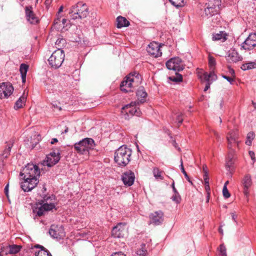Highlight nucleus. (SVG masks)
Instances as JSON below:
<instances>
[{"mask_svg":"<svg viewBox=\"0 0 256 256\" xmlns=\"http://www.w3.org/2000/svg\"><path fill=\"white\" fill-rule=\"evenodd\" d=\"M205 189L208 194V197L210 196V186L209 185L205 186Z\"/></svg>","mask_w":256,"mask_h":256,"instance_id":"57","label":"nucleus"},{"mask_svg":"<svg viewBox=\"0 0 256 256\" xmlns=\"http://www.w3.org/2000/svg\"><path fill=\"white\" fill-rule=\"evenodd\" d=\"M203 172H204V174H206V172L208 174V171L207 168L206 166H204L203 167Z\"/></svg>","mask_w":256,"mask_h":256,"instance_id":"61","label":"nucleus"},{"mask_svg":"<svg viewBox=\"0 0 256 256\" xmlns=\"http://www.w3.org/2000/svg\"><path fill=\"white\" fill-rule=\"evenodd\" d=\"M136 96L138 100L142 103L144 102V98L147 96V94L143 88H140L137 91Z\"/></svg>","mask_w":256,"mask_h":256,"instance_id":"29","label":"nucleus"},{"mask_svg":"<svg viewBox=\"0 0 256 256\" xmlns=\"http://www.w3.org/2000/svg\"><path fill=\"white\" fill-rule=\"evenodd\" d=\"M60 160V153L52 152L46 155V158L43 161L42 164L48 167H52L56 164Z\"/></svg>","mask_w":256,"mask_h":256,"instance_id":"10","label":"nucleus"},{"mask_svg":"<svg viewBox=\"0 0 256 256\" xmlns=\"http://www.w3.org/2000/svg\"><path fill=\"white\" fill-rule=\"evenodd\" d=\"M135 179L134 174L131 170L124 172L122 176V180L125 186H131L134 184Z\"/></svg>","mask_w":256,"mask_h":256,"instance_id":"16","label":"nucleus"},{"mask_svg":"<svg viewBox=\"0 0 256 256\" xmlns=\"http://www.w3.org/2000/svg\"><path fill=\"white\" fill-rule=\"evenodd\" d=\"M231 216H232V219L237 224L238 222H237L236 220V219L237 218L236 214L235 213H234V212H232V213H231Z\"/></svg>","mask_w":256,"mask_h":256,"instance_id":"56","label":"nucleus"},{"mask_svg":"<svg viewBox=\"0 0 256 256\" xmlns=\"http://www.w3.org/2000/svg\"><path fill=\"white\" fill-rule=\"evenodd\" d=\"M95 146L94 140L91 138H85L81 140V155H83V159L87 160L89 158V150Z\"/></svg>","mask_w":256,"mask_h":256,"instance_id":"7","label":"nucleus"},{"mask_svg":"<svg viewBox=\"0 0 256 256\" xmlns=\"http://www.w3.org/2000/svg\"><path fill=\"white\" fill-rule=\"evenodd\" d=\"M14 88L10 82L0 84V99L8 98L13 93Z\"/></svg>","mask_w":256,"mask_h":256,"instance_id":"9","label":"nucleus"},{"mask_svg":"<svg viewBox=\"0 0 256 256\" xmlns=\"http://www.w3.org/2000/svg\"><path fill=\"white\" fill-rule=\"evenodd\" d=\"M222 194L226 198H228L230 197V192H228V190L227 188V187H226V186H224L223 189H222Z\"/></svg>","mask_w":256,"mask_h":256,"instance_id":"48","label":"nucleus"},{"mask_svg":"<svg viewBox=\"0 0 256 256\" xmlns=\"http://www.w3.org/2000/svg\"><path fill=\"white\" fill-rule=\"evenodd\" d=\"M228 72L229 74L233 77V78H235V72H234V70L232 68H230V66L228 67Z\"/></svg>","mask_w":256,"mask_h":256,"instance_id":"52","label":"nucleus"},{"mask_svg":"<svg viewBox=\"0 0 256 256\" xmlns=\"http://www.w3.org/2000/svg\"><path fill=\"white\" fill-rule=\"evenodd\" d=\"M152 172H153L154 176L156 178V179L159 178L160 180L163 179V177L162 176V172L161 171H160L158 168H154L153 169Z\"/></svg>","mask_w":256,"mask_h":256,"instance_id":"42","label":"nucleus"},{"mask_svg":"<svg viewBox=\"0 0 256 256\" xmlns=\"http://www.w3.org/2000/svg\"><path fill=\"white\" fill-rule=\"evenodd\" d=\"M219 12V7L215 5L210 4L204 9V12L206 16H211L218 14Z\"/></svg>","mask_w":256,"mask_h":256,"instance_id":"25","label":"nucleus"},{"mask_svg":"<svg viewBox=\"0 0 256 256\" xmlns=\"http://www.w3.org/2000/svg\"><path fill=\"white\" fill-rule=\"evenodd\" d=\"M137 103L136 102H133L122 108L121 114L126 120L129 119L130 116L134 115L136 116L140 115L141 112L136 106Z\"/></svg>","mask_w":256,"mask_h":256,"instance_id":"5","label":"nucleus"},{"mask_svg":"<svg viewBox=\"0 0 256 256\" xmlns=\"http://www.w3.org/2000/svg\"><path fill=\"white\" fill-rule=\"evenodd\" d=\"M21 248V246L18 245H12L9 246V253L15 254L18 252Z\"/></svg>","mask_w":256,"mask_h":256,"instance_id":"36","label":"nucleus"},{"mask_svg":"<svg viewBox=\"0 0 256 256\" xmlns=\"http://www.w3.org/2000/svg\"><path fill=\"white\" fill-rule=\"evenodd\" d=\"M242 183L244 188V192L246 194H247L248 193V190L252 184L250 176L248 174L245 176L242 180Z\"/></svg>","mask_w":256,"mask_h":256,"instance_id":"24","label":"nucleus"},{"mask_svg":"<svg viewBox=\"0 0 256 256\" xmlns=\"http://www.w3.org/2000/svg\"><path fill=\"white\" fill-rule=\"evenodd\" d=\"M64 7L62 6H60L59 8L58 14L56 15V18L54 20V24L56 26L58 24H60V18L62 17L61 12L63 11Z\"/></svg>","mask_w":256,"mask_h":256,"instance_id":"37","label":"nucleus"},{"mask_svg":"<svg viewBox=\"0 0 256 256\" xmlns=\"http://www.w3.org/2000/svg\"><path fill=\"white\" fill-rule=\"evenodd\" d=\"M28 66L24 64H22L20 66V71L21 74L22 82L24 83L26 80V74L28 70Z\"/></svg>","mask_w":256,"mask_h":256,"instance_id":"28","label":"nucleus"},{"mask_svg":"<svg viewBox=\"0 0 256 256\" xmlns=\"http://www.w3.org/2000/svg\"><path fill=\"white\" fill-rule=\"evenodd\" d=\"M222 77L226 80L230 84H232L234 81V78L233 77H230L224 75H222Z\"/></svg>","mask_w":256,"mask_h":256,"instance_id":"50","label":"nucleus"},{"mask_svg":"<svg viewBox=\"0 0 256 256\" xmlns=\"http://www.w3.org/2000/svg\"><path fill=\"white\" fill-rule=\"evenodd\" d=\"M64 53L61 48H58L52 52L48 59V62L50 68L57 69L62 64L64 59Z\"/></svg>","mask_w":256,"mask_h":256,"instance_id":"4","label":"nucleus"},{"mask_svg":"<svg viewBox=\"0 0 256 256\" xmlns=\"http://www.w3.org/2000/svg\"><path fill=\"white\" fill-rule=\"evenodd\" d=\"M208 174L206 172V174H204V181L208 180Z\"/></svg>","mask_w":256,"mask_h":256,"instance_id":"59","label":"nucleus"},{"mask_svg":"<svg viewBox=\"0 0 256 256\" xmlns=\"http://www.w3.org/2000/svg\"><path fill=\"white\" fill-rule=\"evenodd\" d=\"M36 248L40 247V250L38 252H35L36 256H52L42 246L38 245L35 246Z\"/></svg>","mask_w":256,"mask_h":256,"instance_id":"30","label":"nucleus"},{"mask_svg":"<svg viewBox=\"0 0 256 256\" xmlns=\"http://www.w3.org/2000/svg\"><path fill=\"white\" fill-rule=\"evenodd\" d=\"M60 24H58L57 25V26H55L54 24V26L56 28L58 29V30H63L65 29V27L67 26H65L66 23L67 22V20L66 18H62V20H60Z\"/></svg>","mask_w":256,"mask_h":256,"instance_id":"38","label":"nucleus"},{"mask_svg":"<svg viewBox=\"0 0 256 256\" xmlns=\"http://www.w3.org/2000/svg\"><path fill=\"white\" fill-rule=\"evenodd\" d=\"M175 115L176 122H178L179 125L180 124L183 122V114L181 112H177L175 114Z\"/></svg>","mask_w":256,"mask_h":256,"instance_id":"45","label":"nucleus"},{"mask_svg":"<svg viewBox=\"0 0 256 256\" xmlns=\"http://www.w3.org/2000/svg\"><path fill=\"white\" fill-rule=\"evenodd\" d=\"M147 250L146 248V246L142 244L141 247L138 248L136 252L135 256H147Z\"/></svg>","mask_w":256,"mask_h":256,"instance_id":"32","label":"nucleus"},{"mask_svg":"<svg viewBox=\"0 0 256 256\" xmlns=\"http://www.w3.org/2000/svg\"><path fill=\"white\" fill-rule=\"evenodd\" d=\"M241 68L244 70L255 68H256V62H252L244 64L242 65Z\"/></svg>","mask_w":256,"mask_h":256,"instance_id":"33","label":"nucleus"},{"mask_svg":"<svg viewBox=\"0 0 256 256\" xmlns=\"http://www.w3.org/2000/svg\"><path fill=\"white\" fill-rule=\"evenodd\" d=\"M226 34L224 32H220L219 33L213 35L212 40H222L224 41L226 39Z\"/></svg>","mask_w":256,"mask_h":256,"instance_id":"31","label":"nucleus"},{"mask_svg":"<svg viewBox=\"0 0 256 256\" xmlns=\"http://www.w3.org/2000/svg\"><path fill=\"white\" fill-rule=\"evenodd\" d=\"M236 156L234 150H230L226 158V166L230 169L232 166Z\"/></svg>","mask_w":256,"mask_h":256,"instance_id":"23","label":"nucleus"},{"mask_svg":"<svg viewBox=\"0 0 256 256\" xmlns=\"http://www.w3.org/2000/svg\"><path fill=\"white\" fill-rule=\"evenodd\" d=\"M226 60L229 62H236L241 60L242 58L236 50H231L228 52Z\"/></svg>","mask_w":256,"mask_h":256,"instance_id":"20","label":"nucleus"},{"mask_svg":"<svg viewBox=\"0 0 256 256\" xmlns=\"http://www.w3.org/2000/svg\"><path fill=\"white\" fill-rule=\"evenodd\" d=\"M117 28H122L126 27L130 25V22L126 18L122 16H118L116 18Z\"/></svg>","mask_w":256,"mask_h":256,"instance_id":"26","label":"nucleus"},{"mask_svg":"<svg viewBox=\"0 0 256 256\" xmlns=\"http://www.w3.org/2000/svg\"><path fill=\"white\" fill-rule=\"evenodd\" d=\"M146 50L150 56L154 58H158L162 54L160 45L156 42H150Z\"/></svg>","mask_w":256,"mask_h":256,"instance_id":"14","label":"nucleus"},{"mask_svg":"<svg viewBox=\"0 0 256 256\" xmlns=\"http://www.w3.org/2000/svg\"><path fill=\"white\" fill-rule=\"evenodd\" d=\"M172 190H173V192H178V191L176 190L175 186H174V182H172Z\"/></svg>","mask_w":256,"mask_h":256,"instance_id":"60","label":"nucleus"},{"mask_svg":"<svg viewBox=\"0 0 256 256\" xmlns=\"http://www.w3.org/2000/svg\"><path fill=\"white\" fill-rule=\"evenodd\" d=\"M255 134L254 132H250L248 134L247 136H246V144L250 146L252 144V140L254 138Z\"/></svg>","mask_w":256,"mask_h":256,"instance_id":"40","label":"nucleus"},{"mask_svg":"<svg viewBox=\"0 0 256 256\" xmlns=\"http://www.w3.org/2000/svg\"><path fill=\"white\" fill-rule=\"evenodd\" d=\"M64 42H65V40L62 38L60 39V40L58 39L56 42V44L60 46L59 44H64Z\"/></svg>","mask_w":256,"mask_h":256,"instance_id":"55","label":"nucleus"},{"mask_svg":"<svg viewBox=\"0 0 256 256\" xmlns=\"http://www.w3.org/2000/svg\"><path fill=\"white\" fill-rule=\"evenodd\" d=\"M168 78L175 82H180L182 80V76L181 74L176 73V76H170Z\"/></svg>","mask_w":256,"mask_h":256,"instance_id":"43","label":"nucleus"},{"mask_svg":"<svg viewBox=\"0 0 256 256\" xmlns=\"http://www.w3.org/2000/svg\"><path fill=\"white\" fill-rule=\"evenodd\" d=\"M197 75L202 82H206V84L204 88V91L206 92L210 88L212 82L217 79V76L214 74V72H210L208 74L206 72H204L202 69L197 70Z\"/></svg>","mask_w":256,"mask_h":256,"instance_id":"6","label":"nucleus"},{"mask_svg":"<svg viewBox=\"0 0 256 256\" xmlns=\"http://www.w3.org/2000/svg\"><path fill=\"white\" fill-rule=\"evenodd\" d=\"M180 169L182 170V172L183 173V174L184 175V176L185 178H186V180L190 182L191 184H192V182L190 181V178H189V176H188V174H186V172L185 171L184 169V166H183V164H182V160H181V164H180Z\"/></svg>","mask_w":256,"mask_h":256,"instance_id":"49","label":"nucleus"},{"mask_svg":"<svg viewBox=\"0 0 256 256\" xmlns=\"http://www.w3.org/2000/svg\"><path fill=\"white\" fill-rule=\"evenodd\" d=\"M150 219L151 224L160 225L164 221V213L161 210L154 212L150 214Z\"/></svg>","mask_w":256,"mask_h":256,"instance_id":"15","label":"nucleus"},{"mask_svg":"<svg viewBox=\"0 0 256 256\" xmlns=\"http://www.w3.org/2000/svg\"><path fill=\"white\" fill-rule=\"evenodd\" d=\"M26 100V96L24 94L16 102L14 108L16 110L22 108L25 105Z\"/></svg>","mask_w":256,"mask_h":256,"instance_id":"27","label":"nucleus"},{"mask_svg":"<svg viewBox=\"0 0 256 256\" xmlns=\"http://www.w3.org/2000/svg\"><path fill=\"white\" fill-rule=\"evenodd\" d=\"M80 4L78 2L73 6L70 10L69 14L72 18L76 20L80 18Z\"/></svg>","mask_w":256,"mask_h":256,"instance_id":"22","label":"nucleus"},{"mask_svg":"<svg viewBox=\"0 0 256 256\" xmlns=\"http://www.w3.org/2000/svg\"><path fill=\"white\" fill-rule=\"evenodd\" d=\"M169 1L176 8L182 6L184 4V0H169Z\"/></svg>","mask_w":256,"mask_h":256,"instance_id":"44","label":"nucleus"},{"mask_svg":"<svg viewBox=\"0 0 256 256\" xmlns=\"http://www.w3.org/2000/svg\"><path fill=\"white\" fill-rule=\"evenodd\" d=\"M216 60L214 57L211 56H208V65L211 70V72H214V69L216 65Z\"/></svg>","mask_w":256,"mask_h":256,"instance_id":"41","label":"nucleus"},{"mask_svg":"<svg viewBox=\"0 0 256 256\" xmlns=\"http://www.w3.org/2000/svg\"><path fill=\"white\" fill-rule=\"evenodd\" d=\"M40 170L38 166L33 164H28L21 172L24 181L20 183V187L24 192H30L34 189L39 182Z\"/></svg>","mask_w":256,"mask_h":256,"instance_id":"1","label":"nucleus"},{"mask_svg":"<svg viewBox=\"0 0 256 256\" xmlns=\"http://www.w3.org/2000/svg\"><path fill=\"white\" fill-rule=\"evenodd\" d=\"M252 104L254 108V109L256 108V103L254 102H252Z\"/></svg>","mask_w":256,"mask_h":256,"instance_id":"63","label":"nucleus"},{"mask_svg":"<svg viewBox=\"0 0 256 256\" xmlns=\"http://www.w3.org/2000/svg\"><path fill=\"white\" fill-rule=\"evenodd\" d=\"M227 140L228 142V148L230 150H234L233 148L236 146H238V131L234 130L230 131L227 137Z\"/></svg>","mask_w":256,"mask_h":256,"instance_id":"13","label":"nucleus"},{"mask_svg":"<svg viewBox=\"0 0 256 256\" xmlns=\"http://www.w3.org/2000/svg\"><path fill=\"white\" fill-rule=\"evenodd\" d=\"M142 80V76L136 72L130 73L121 82L120 90L124 92H132L140 84Z\"/></svg>","mask_w":256,"mask_h":256,"instance_id":"2","label":"nucleus"},{"mask_svg":"<svg viewBox=\"0 0 256 256\" xmlns=\"http://www.w3.org/2000/svg\"><path fill=\"white\" fill-rule=\"evenodd\" d=\"M42 203L44 205H47L48 206L50 205H53L52 208V210L54 208L56 209V206L57 204V202L56 197L54 195L45 196L42 200Z\"/></svg>","mask_w":256,"mask_h":256,"instance_id":"19","label":"nucleus"},{"mask_svg":"<svg viewBox=\"0 0 256 256\" xmlns=\"http://www.w3.org/2000/svg\"><path fill=\"white\" fill-rule=\"evenodd\" d=\"M166 66L168 69L174 71H180L184 68L183 62L178 57L170 58L166 62Z\"/></svg>","mask_w":256,"mask_h":256,"instance_id":"8","label":"nucleus"},{"mask_svg":"<svg viewBox=\"0 0 256 256\" xmlns=\"http://www.w3.org/2000/svg\"><path fill=\"white\" fill-rule=\"evenodd\" d=\"M249 156L251 158V159L254 162L256 161L255 154L254 152L252 151H249Z\"/></svg>","mask_w":256,"mask_h":256,"instance_id":"51","label":"nucleus"},{"mask_svg":"<svg viewBox=\"0 0 256 256\" xmlns=\"http://www.w3.org/2000/svg\"><path fill=\"white\" fill-rule=\"evenodd\" d=\"M25 11L28 21L30 24H36L38 22V18L33 12L32 6H26Z\"/></svg>","mask_w":256,"mask_h":256,"instance_id":"18","label":"nucleus"},{"mask_svg":"<svg viewBox=\"0 0 256 256\" xmlns=\"http://www.w3.org/2000/svg\"><path fill=\"white\" fill-rule=\"evenodd\" d=\"M74 148L78 152H80V142L74 144Z\"/></svg>","mask_w":256,"mask_h":256,"instance_id":"53","label":"nucleus"},{"mask_svg":"<svg viewBox=\"0 0 256 256\" xmlns=\"http://www.w3.org/2000/svg\"><path fill=\"white\" fill-rule=\"evenodd\" d=\"M218 250L222 256H226V248L223 244L220 245Z\"/></svg>","mask_w":256,"mask_h":256,"instance_id":"47","label":"nucleus"},{"mask_svg":"<svg viewBox=\"0 0 256 256\" xmlns=\"http://www.w3.org/2000/svg\"><path fill=\"white\" fill-rule=\"evenodd\" d=\"M204 185L205 186L209 185V182H208V180L204 181Z\"/></svg>","mask_w":256,"mask_h":256,"instance_id":"64","label":"nucleus"},{"mask_svg":"<svg viewBox=\"0 0 256 256\" xmlns=\"http://www.w3.org/2000/svg\"><path fill=\"white\" fill-rule=\"evenodd\" d=\"M88 8L86 4L81 6V18L87 17L88 15Z\"/></svg>","mask_w":256,"mask_h":256,"instance_id":"34","label":"nucleus"},{"mask_svg":"<svg viewBox=\"0 0 256 256\" xmlns=\"http://www.w3.org/2000/svg\"><path fill=\"white\" fill-rule=\"evenodd\" d=\"M172 200L176 203H180L181 200V198L178 192H174V195L172 196Z\"/></svg>","mask_w":256,"mask_h":256,"instance_id":"46","label":"nucleus"},{"mask_svg":"<svg viewBox=\"0 0 256 256\" xmlns=\"http://www.w3.org/2000/svg\"><path fill=\"white\" fill-rule=\"evenodd\" d=\"M58 228L54 226H51L50 228V234L54 238H58L60 236V234L56 230Z\"/></svg>","mask_w":256,"mask_h":256,"instance_id":"35","label":"nucleus"},{"mask_svg":"<svg viewBox=\"0 0 256 256\" xmlns=\"http://www.w3.org/2000/svg\"><path fill=\"white\" fill-rule=\"evenodd\" d=\"M111 256H126L125 254H124L122 252H118L113 254Z\"/></svg>","mask_w":256,"mask_h":256,"instance_id":"54","label":"nucleus"},{"mask_svg":"<svg viewBox=\"0 0 256 256\" xmlns=\"http://www.w3.org/2000/svg\"><path fill=\"white\" fill-rule=\"evenodd\" d=\"M14 142L12 140H10L6 142V146L2 153L0 155V158L2 161L6 159L10 155L11 148L13 146Z\"/></svg>","mask_w":256,"mask_h":256,"instance_id":"21","label":"nucleus"},{"mask_svg":"<svg viewBox=\"0 0 256 256\" xmlns=\"http://www.w3.org/2000/svg\"><path fill=\"white\" fill-rule=\"evenodd\" d=\"M52 206L53 205H50L48 206L47 205H44L42 203L40 206L34 208L33 212L37 216H40L44 215L46 212L52 210Z\"/></svg>","mask_w":256,"mask_h":256,"instance_id":"17","label":"nucleus"},{"mask_svg":"<svg viewBox=\"0 0 256 256\" xmlns=\"http://www.w3.org/2000/svg\"><path fill=\"white\" fill-rule=\"evenodd\" d=\"M86 230L81 231V238H83L84 240H88L92 238V232L90 231L86 232Z\"/></svg>","mask_w":256,"mask_h":256,"instance_id":"39","label":"nucleus"},{"mask_svg":"<svg viewBox=\"0 0 256 256\" xmlns=\"http://www.w3.org/2000/svg\"><path fill=\"white\" fill-rule=\"evenodd\" d=\"M58 142V140L56 138H53L52 139V142H51V144H54L55 142Z\"/></svg>","mask_w":256,"mask_h":256,"instance_id":"62","label":"nucleus"},{"mask_svg":"<svg viewBox=\"0 0 256 256\" xmlns=\"http://www.w3.org/2000/svg\"><path fill=\"white\" fill-rule=\"evenodd\" d=\"M126 224L123 222L118 223L112 230V236L115 238L124 237L126 232Z\"/></svg>","mask_w":256,"mask_h":256,"instance_id":"11","label":"nucleus"},{"mask_svg":"<svg viewBox=\"0 0 256 256\" xmlns=\"http://www.w3.org/2000/svg\"><path fill=\"white\" fill-rule=\"evenodd\" d=\"M132 150L125 146L117 149L114 154V161L120 166H125L130 160Z\"/></svg>","mask_w":256,"mask_h":256,"instance_id":"3","label":"nucleus"},{"mask_svg":"<svg viewBox=\"0 0 256 256\" xmlns=\"http://www.w3.org/2000/svg\"><path fill=\"white\" fill-rule=\"evenodd\" d=\"M8 184H6V186L4 188V193L7 197L8 196Z\"/></svg>","mask_w":256,"mask_h":256,"instance_id":"58","label":"nucleus"},{"mask_svg":"<svg viewBox=\"0 0 256 256\" xmlns=\"http://www.w3.org/2000/svg\"><path fill=\"white\" fill-rule=\"evenodd\" d=\"M256 46V34H249L244 42L242 44V48L245 50H250Z\"/></svg>","mask_w":256,"mask_h":256,"instance_id":"12","label":"nucleus"}]
</instances>
